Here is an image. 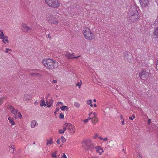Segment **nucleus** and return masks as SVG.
I'll use <instances>...</instances> for the list:
<instances>
[{
    "label": "nucleus",
    "mask_w": 158,
    "mask_h": 158,
    "mask_svg": "<svg viewBox=\"0 0 158 158\" xmlns=\"http://www.w3.org/2000/svg\"><path fill=\"white\" fill-rule=\"evenodd\" d=\"M151 120L150 119H148V124H150L151 123Z\"/></svg>",
    "instance_id": "3c124183"
},
{
    "label": "nucleus",
    "mask_w": 158,
    "mask_h": 158,
    "mask_svg": "<svg viewBox=\"0 0 158 158\" xmlns=\"http://www.w3.org/2000/svg\"><path fill=\"white\" fill-rule=\"evenodd\" d=\"M5 40L6 43H9V40H8V39H5Z\"/></svg>",
    "instance_id": "4d7b16f0"
},
{
    "label": "nucleus",
    "mask_w": 158,
    "mask_h": 158,
    "mask_svg": "<svg viewBox=\"0 0 158 158\" xmlns=\"http://www.w3.org/2000/svg\"><path fill=\"white\" fill-rule=\"evenodd\" d=\"M37 122L36 121L34 120L31 122V127H34L35 126Z\"/></svg>",
    "instance_id": "4be33fe9"
},
{
    "label": "nucleus",
    "mask_w": 158,
    "mask_h": 158,
    "mask_svg": "<svg viewBox=\"0 0 158 158\" xmlns=\"http://www.w3.org/2000/svg\"><path fill=\"white\" fill-rule=\"evenodd\" d=\"M61 158H67V157H66V156L64 153L63 154V155L61 157Z\"/></svg>",
    "instance_id": "e433bc0d"
},
{
    "label": "nucleus",
    "mask_w": 158,
    "mask_h": 158,
    "mask_svg": "<svg viewBox=\"0 0 158 158\" xmlns=\"http://www.w3.org/2000/svg\"><path fill=\"white\" fill-rule=\"evenodd\" d=\"M52 143V138H50L49 140H47L46 145H48V144L51 145Z\"/></svg>",
    "instance_id": "a211bd4d"
},
{
    "label": "nucleus",
    "mask_w": 158,
    "mask_h": 158,
    "mask_svg": "<svg viewBox=\"0 0 158 158\" xmlns=\"http://www.w3.org/2000/svg\"><path fill=\"white\" fill-rule=\"evenodd\" d=\"M53 82L54 83H56L57 82V81L56 80H53Z\"/></svg>",
    "instance_id": "5fc2aeb1"
},
{
    "label": "nucleus",
    "mask_w": 158,
    "mask_h": 158,
    "mask_svg": "<svg viewBox=\"0 0 158 158\" xmlns=\"http://www.w3.org/2000/svg\"><path fill=\"white\" fill-rule=\"evenodd\" d=\"M95 148L96 149V151L100 155L102 154L101 150H102V148L100 146L95 147Z\"/></svg>",
    "instance_id": "4468645a"
},
{
    "label": "nucleus",
    "mask_w": 158,
    "mask_h": 158,
    "mask_svg": "<svg viewBox=\"0 0 158 158\" xmlns=\"http://www.w3.org/2000/svg\"><path fill=\"white\" fill-rule=\"evenodd\" d=\"M22 27L24 29L23 31L26 32H27L29 30H31V29L27 26L26 24L23 23L22 24Z\"/></svg>",
    "instance_id": "9d476101"
},
{
    "label": "nucleus",
    "mask_w": 158,
    "mask_h": 158,
    "mask_svg": "<svg viewBox=\"0 0 158 158\" xmlns=\"http://www.w3.org/2000/svg\"><path fill=\"white\" fill-rule=\"evenodd\" d=\"M47 38H49L50 39H51V36L50 35V34L48 35Z\"/></svg>",
    "instance_id": "8fccbe9b"
},
{
    "label": "nucleus",
    "mask_w": 158,
    "mask_h": 158,
    "mask_svg": "<svg viewBox=\"0 0 158 158\" xmlns=\"http://www.w3.org/2000/svg\"><path fill=\"white\" fill-rule=\"evenodd\" d=\"M139 154V152H138V158H142V157Z\"/></svg>",
    "instance_id": "de8ad7c7"
},
{
    "label": "nucleus",
    "mask_w": 158,
    "mask_h": 158,
    "mask_svg": "<svg viewBox=\"0 0 158 158\" xmlns=\"http://www.w3.org/2000/svg\"><path fill=\"white\" fill-rule=\"evenodd\" d=\"M17 117H19L20 118H22V115H21V113L20 112H18L17 114Z\"/></svg>",
    "instance_id": "c756f323"
},
{
    "label": "nucleus",
    "mask_w": 158,
    "mask_h": 158,
    "mask_svg": "<svg viewBox=\"0 0 158 158\" xmlns=\"http://www.w3.org/2000/svg\"><path fill=\"white\" fill-rule=\"evenodd\" d=\"M108 139V138L107 137H106L105 138H103V140L104 141H107Z\"/></svg>",
    "instance_id": "49530a36"
},
{
    "label": "nucleus",
    "mask_w": 158,
    "mask_h": 158,
    "mask_svg": "<svg viewBox=\"0 0 158 158\" xmlns=\"http://www.w3.org/2000/svg\"><path fill=\"white\" fill-rule=\"evenodd\" d=\"M124 60L129 62H131L132 60V54L128 52H124Z\"/></svg>",
    "instance_id": "423d86ee"
},
{
    "label": "nucleus",
    "mask_w": 158,
    "mask_h": 158,
    "mask_svg": "<svg viewBox=\"0 0 158 158\" xmlns=\"http://www.w3.org/2000/svg\"><path fill=\"white\" fill-rule=\"evenodd\" d=\"M150 0H139L140 4L143 8L148 6Z\"/></svg>",
    "instance_id": "6e6552de"
},
{
    "label": "nucleus",
    "mask_w": 158,
    "mask_h": 158,
    "mask_svg": "<svg viewBox=\"0 0 158 158\" xmlns=\"http://www.w3.org/2000/svg\"><path fill=\"white\" fill-rule=\"evenodd\" d=\"M149 75V74L148 73L144 70H143L142 72L139 73V77L143 80L147 79Z\"/></svg>",
    "instance_id": "0eeeda50"
},
{
    "label": "nucleus",
    "mask_w": 158,
    "mask_h": 158,
    "mask_svg": "<svg viewBox=\"0 0 158 158\" xmlns=\"http://www.w3.org/2000/svg\"><path fill=\"white\" fill-rule=\"evenodd\" d=\"M156 69L157 70H158V60L157 61L156 63Z\"/></svg>",
    "instance_id": "a18cd8bd"
},
{
    "label": "nucleus",
    "mask_w": 158,
    "mask_h": 158,
    "mask_svg": "<svg viewBox=\"0 0 158 158\" xmlns=\"http://www.w3.org/2000/svg\"><path fill=\"white\" fill-rule=\"evenodd\" d=\"M60 108L62 110L64 111V110H66V111H67L68 110V107L66 106H61Z\"/></svg>",
    "instance_id": "412c9836"
},
{
    "label": "nucleus",
    "mask_w": 158,
    "mask_h": 158,
    "mask_svg": "<svg viewBox=\"0 0 158 158\" xmlns=\"http://www.w3.org/2000/svg\"><path fill=\"white\" fill-rule=\"evenodd\" d=\"M99 139L101 140H103V138H102L101 136L99 137Z\"/></svg>",
    "instance_id": "69168bd1"
},
{
    "label": "nucleus",
    "mask_w": 158,
    "mask_h": 158,
    "mask_svg": "<svg viewBox=\"0 0 158 158\" xmlns=\"http://www.w3.org/2000/svg\"><path fill=\"white\" fill-rule=\"evenodd\" d=\"M89 120V119H86L84 120V122L85 123H87L88 122Z\"/></svg>",
    "instance_id": "79ce46f5"
},
{
    "label": "nucleus",
    "mask_w": 158,
    "mask_h": 158,
    "mask_svg": "<svg viewBox=\"0 0 158 158\" xmlns=\"http://www.w3.org/2000/svg\"><path fill=\"white\" fill-rule=\"evenodd\" d=\"M80 56H74V57H73V58H78Z\"/></svg>",
    "instance_id": "bf43d9fd"
},
{
    "label": "nucleus",
    "mask_w": 158,
    "mask_h": 158,
    "mask_svg": "<svg viewBox=\"0 0 158 158\" xmlns=\"http://www.w3.org/2000/svg\"><path fill=\"white\" fill-rule=\"evenodd\" d=\"M8 37L7 36H4V39H8Z\"/></svg>",
    "instance_id": "6e6d98bb"
},
{
    "label": "nucleus",
    "mask_w": 158,
    "mask_h": 158,
    "mask_svg": "<svg viewBox=\"0 0 158 158\" xmlns=\"http://www.w3.org/2000/svg\"><path fill=\"white\" fill-rule=\"evenodd\" d=\"M64 55L68 58L69 56L70 55V53L69 52H66L64 53Z\"/></svg>",
    "instance_id": "2f4dec72"
},
{
    "label": "nucleus",
    "mask_w": 158,
    "mask_h": 158,
    "mask_svg": "<svg viewBox=\"0 0 158 158\" xmlns=\"http://www.w3.org/2000/svg\"><path fill=\"white\" fill-rule=\"evenodd\" d=\"M153 34L156 39H158V27H156L154 30Z\"/></svg>",
    "instance_id": "9b49d317"
},
{
    "label": "nucleus",
    "mask_w": 158,
    "mask_h": 158,
    "mask_svg": "<svg viewBox=\"0 0 158 158\" xmlns=\"http://www.w3.org/2000/svg\"><path fill=\"white\" fill-rule=\"evenodd\" d=\"M63 104V103L61 102H57V104H58V105H59V104Z\"/></svg>",
    "instance_id": "09e8293b"
},
{
    "label": "nucleus",
    "mask_w": 158,
    "mask_h": 158,
    "mask_svg": "<svg viewBox=\"0 0 158 158\" xmlns=\"http://www.w3.org/2000/svg\"><path fill=\"white\" fill-rule=\"evenodd\" d=\"M68 123H65L64 124V125L63 129V130L64 131H66L67 129V127H68Z\"/></svg>",
    "instance_id": "393cba45"
},
{
    "label": "nucleus",
    "mask_w": 158,
    "mask_h": 158,
    "mask_svg": "<svg viewBox=\"0 0 158 158\" xmlns=\"http://www.w3.org/2000/svg\"><path fill=\"white\" fill-rule=\"evenodd\" d=\"M61 139H62L61 142L62 143H63L66 140V139L63 136H61Z\"/></svg>",
    "instance_id": "cd10ccee"
},
{
    "label": "nucleus",
    "mask_w": 158,
    "mask_h": 158,
    "mask_svg": "<svg viewBox=\"0 0 158 158\" xmlns=\"http://www.w3.org/2000/svg\"><path fill=\"white\" fill-rule=\"evenodd\" d=\"M85 147H84V149L89 154H91L95 150V147L94 145L91 143L88 144L87 142H85Z\"/></svg>",
    "instance_id": "39448f33"
},
{
    "label": "nucleus",
    "mask_w": 158,
    "mask_h": 158,
    "mask_svg": "<svg viewBox=\"0 0 158 158\" xmlns=\"http://www.w3.org/2000/svg\"><path fill=\"white\" fill-rule=\"evenodd\" d=\"M90 32L89 29L88 28L83 30V34L86 39L88 40V38H89Z\"/></svg>",
    "instance_id": "1a4fd4ad"
},
{
    "label": "nucleus",
    "mask_w": 158,
    "mask_h": 158,
    "mask_svg": "<svg viewBox=\"0 0 158 158\" xmlns=\"http://www.w3.org/2000/svg\"><path fill=\"white\" fill-rule=\"evenodd\" d=\"M60 139H58L56 141L57 143L58 144H60Z\"/></svg>",
    "instance_id": "a19ab883"
},
{
    "label": "nucleus",
    "mask_w": 158,
    "mask_h": 158,
    "mask_svg": "<svg viewBox=\"0 0 158 158\" xmlns=\"http://www.w3.org/2000/svg\"><path fill=\"white\" fill-rule=\"evenodd\" d=\"M98 119L95 117H92V122L95 124V123H97L98 121Z\"/></svg>",
    "instance_id": "f3484780"
},
{
    "label": "nucleus",
    "mask_w": 158,
    "mask_h": 158,
    "mask_svg": "<svg viewBox=\"0 0 158 158\" xmlns=\"http://www.w3.org/2000/svg\"><path fill=\"white\" fill-rule=\"evenodd\" d=\"M95 37L93 35V34L91 31V32L90 34V35L89 36V38H88V40H92Z\"/></svg>",
    "instance_id": "2eb2a0df"
},
{
    "label": "nucleus",
    "mask_w": 158,
    "mask_h": 158,
    "mask_svg": "<svg viewBox=\"0 0 158 158\" xmlns=\"http://www.w3.org/2000/svg\"><path fill=\"white\" fill-rule=\"evenodd\" d=\"M113 141V140H111V141H109L108 142V143H110L111 144V145L112 146H113L114 145V144L112 143V142Z\"/></svg>",
    "instance_id": "4c0bfd02"
},
{
    "label": "nucleus",
    "mask_w": 158,
    "mask_h": 158,
    "mask_svg": "<svg viewBox=\"0 0 158 158\" xmlns=\"http://www.w3.org/2000/svg\"><path fill=\"white\" fill-rule=\"evenodd\" d=\"M42 63L48 69L52 70L58 67V63L55 60L50 58L43 60Z\"/></svg>",
    "instance_id": "f257e3e1"
},
{
    "label": "nucleus",
    "mask_w": 158,
    "mask_h": 158,
    "mask_svg": "<svg viewBox=\"0 0 158 158\" xmlns=\"http://www.w3.org/2000/svg\"><path fill=\"white\" fill-rule=\"evenodd\" d=\"M132 11L133 12V14L131 15L129 17L130 19H129V22L131 23H134L139 17V13L137 10V7H135L134 8H133V10Z\"/></svg>",
    "instance_id": "f03ea898"
},
{
    "label": "nucleus",
    "mask_w": 158,
    "mask_h": 158,
    "mask_svg": "<svg viewBox=\"0 0 158 158\" xmlns=\"http://www.w3.org/2000/svg\"><path fill=\"white\" fill-rule=\"evenodd\" d=\"M74 127H73V129H71L72 131H73V134H74L75 131V128L74 129L73 128Z\"/></svg>",
    "instance_id": "37998d69"
},
{
    "label": "nucleus",
    "mask_w": 158,
    "mask_h": 158,
    "mask_svg": "<svg viewBox=\"0 0 158 158\" xmlns=\"http://www.w3.org/2000/svg\"><path fill=\"white\" fill-rule=\"evenodd\" d=\"M59 118L60 119H63L64 118V115L62 113H60V114Z\"/></svg>",
    "instance_id": "7c9ffc66"
},
{
    "label": "nucleus",
    "mask_w": 158,
    "mask_h": 158,
    "mask_svg": "<svg viewBox=\"0 0 158 158\" xmlns=\"http://www.w3.org/2000/svg\"><path fill=\"white\" fill-rule=\"evenodd\" d=\"M92 101L91 100H88L87 101V103L88 105H90V106L93 107V105L92 104Z\"/></svg>",
    "instance_id": "a878e982"
},
{
    "label": "nucleus",
    "mask_w": 158,
    "mask_h": 158,
    "mask_svg": "<svg viewBox=\"0 0 158 158\" xmlns=\"http://www.w3.org/2000/svg\"><path fill=\"white\" fill-rule=\"evenodd\" d=\"M64 131L63 130L60 129L59 130V132L60 134H62L64 133Z\"/></svg>",
    "instance_id": "f704fd0d"
},
{
    "label": "nucleus",
    "mask_w": 158,
    "mask_h": 158,
    "mask_svg": "<svg viewBox=\"0 0 158 158\" xmlns=\"http://www.w3.org/2000/svg\"><path fill=\"white\" fill-rule=\"evenodd\" d=\"M0 32H1V34L0 35V39H4V35L2 30H0Z\"/></svg>",
    "instance_id": "6ab92c4d"
},
{
    "label": "nucleus",
    "mask_w": 158,
    "mask_h": 158,
    "mask_svg": "<svg viewBox=\"0 0 158 158\" xmlns=\"http://www.w3.org/2000/svg\"><path fill=\"white\" fill-rule=\"evenodd\" d=\"M7 107L8 109L10 110L11 111V110L12 109H13L14 108V107H13L12 106L10 105H8Z\"/></svg>",
    "instance_id": "bb28decb"
},
{
    "label": "nucleus",
    "mask_w": 158,
    "mask_h": 158,
    "mask_svg": "<svg viewBox=\"0 0 158 158\" xmlns=\"http://www.w3.org/2000/svg\"><path fill=\"white\" fill-rule=\"evenodd\" d=\"M31 76H37L38 75H40V74L37 73H32L31 74Z\"/></svg>",
    "instance_id": "c85d7f7f"
},
{
    "label": "nucleus",
    "mask_w": 158,
    "mask_h": 158,
    "mask_svg": "<svg viewBox=\"0 0 158 158\" xmlns=\"http://www.w3.org/2000/svg\"><path fill=\"white\" fill-rule=\"evenodd\" d=\"M41 103L40 104L41 106L42 107L43 106H46V104H45V102L44 100H41L40 101Z\"/></svg>",
    "instance_id": "aec40b11"
},
{
    "label": "nucleus",
    "mask_w": 158,
    "mask_h": 158,
    "mask_svg": "<svg viewBox=\"0 0 158 158\" xmlns=\"http://www.w3.org/2000/svg\"><path fill=\"white\" fill-rule=\"evenodd\" d=\"M90 158H99L98 157H96V156H92V157H91Z\"/></svg>",
    "instance_id": "680f3d73"
},
{
    "label": "nucleus",
    "mask_w": 158,
    "mask_h": 158,
    "mask_svg": "<svg viewBox=\"0 0 158 158\" xmlns=\"http://www.w3.org/2000/svg\"><path fill=\"white\" fill-rule=\"evenodd\" d=\"M93 114L94 115V117H96V116L97 115V114L95 112H94L93 113Z\"/></svg>",
    "instance_id": "864d4df0"
},
{
    "label": "nucleus",
    "mask_w": 158,
    "mask_h": 158,
    "mask_svg": "<svg viewBox=\"0 0 158 158\" xmlns=\"http://www.w3.org/2000/svg\"><path fill=\"white\" fill-rule=\"evenodd\" d=\"M70 55L71 56H72V57H74L73 53H72V54H70Z\"/></svg>",
    "instance_id": "774afa93"
},
{
    "label": "nucleus",
    "mask_w": 158,
    "mask_h": 158,
    "mask_svg": "<svg viewBox=\"0 0 158 158\" xmlns=\"http://www.w3.org/2000/svg\"><path fill=\"white\" fill-rule=\"evenodd\" d=\"M6 53H8V51H11L12 50L10 49H9L8 48H6Z\"/></svg>",
    "instance_id": "58836bf2"
},
{
    "label": "nucleus",
    "mask_w": 158,
    "mask_h": 158,
    "mask_svg": "<svg viewBox=\"0 0 158 158\" xmlns=\"http://www.w3.org/2000/svg\"><path fill=\"white\" fill-rule=\"evenodd\" d=\"M59 110H60V109L59 107L56 108V112H57V111H59Z\"/></svg>",
    "instance_id": "603ef678"
},
{
    "label": "nucleus",
    "mask_w": 158,
    "mask_h": 158,
    "mask_svg": "<svg viewBox=\"0 0 158 158\" xmlns=\"http://www.w3.org/2000/svg\"><path fill=\"white\" fill-rule=\"evenodd\" d=\"M31 96L30 94H26L24 95V99L25 100H30L31 99Z\"/></svg>",
    "instance_id": "ddd939ff"
},
{
    "label": "nucleus",
    "mask_w": 158,
    "mask_h": 158,
    "mask_svg": "<svg viewBox=\"0 0 158 158\" xmlns=\"http://www.w3.org/2000/svg\"><path fill=\"white\" fill-rule=\"evenodd\" d=\"M74 105L76 107L78 108L80 107V104L77 102H75L74 104Z\"/></svg>",
    "instance_id": "473e14b6"
},
{
    "label": "nucleus",
    "mask_w": 158,
    "mask_h": 158,
    "mask_svg": "<svg viewBox=\"0 0 158 158\" xmlns=\"http://www.w3.org/2000/svg\"><path fill=\"white\" fill-rule=\"evenodd\" d=\"M82 84V82L81 81L80 82H78L76 84V85L77 86H78L79 88H80L81 87V86Z\"/></svg>",
    "instance_id": "72a5a7b5"
},
{
    "label": "nucleus",
    "mask_w": 158,
    "mask_h": 158,
    "mask_svg": "<svg viewBox=\"0 0 158 158\" xmlns=\"http://www.w3.org/2000/svg\"><path fill=\"white\" fill-rule=\"evenodd\" d=\"M98 136V135L96 134L95 135V136L94 137V138H97Z\"/></svg>",
    "instance_id": "13d9d810"
},
{
    "label": "nucleus",
    "mask_w": 158,
    "mask_h": 158,
    "mask_svg": "<svg viewBox=\"0 0 158 158\" xmlns=\"http://www.w3.org/2000/svg\"><path fill=\"white\" fill-rule=\"evenodd\" d=\"M156 22H158V16H157V18H156Z\"/></svg>",
    "instance_id": "e2e57ef3"
},
{
    "label": "nucleus",
    "mask_w": 158,
    "mask_h": 158,
    "mask_svg": "<svg viewBox=\"0 0 158 158\" xmlns=\"http://www.w3.org/2000/svg\"><path fill=\"white\" fill-rule=\"evenodd\" d=\"M14 146H13V147L12 146H11L10 148H11V149H12V150L14 149Z\"/></svg>",
    "instance_id": "338daca9"
},
{
    "label": "nucleus",
    "mask_w": 158,
    "mask_h": 158,
    "mask_svg": "<svg viewBox=\"0 0 158 158\" xmlns=\"http://www.w3.org/2000/svg\"><path fill=\"white\" fill-rule=\"evenodd\" d=\"M45 3L49 6L53 8H57L60 6L58 0H45Z\"/></svg>",
    "instance_id": "7ed1b4c3"
},
{
    "label": "nucleus",
    "mask_w": 158,
    "mask_h": 158,
    "mask_svg": "<svg viewBox=\"0 0 158 158\" xmlns=\"http://www.w3.org/2000/svg\"><path fill=\"white\" fill-rule=\"evenodd\" d=\"M8 119L10 123H11L12 125H14L15 124V123L14 122L13 120L11 117H9Z\"/></svg>",
    "instance_id": "b1692460"
},
{
    "label": "nucleus",
    "mask_w": 158,
    "mask_h": 158,
    "mask_svg": "<svg viewBox=\"0 0 158 158\" xmlns=\"http://www.w3.org/2000/svg\"><path fill=\"white\" fill-rule=\"evenodd\" d=\"M68 58V59H72L73 58V57H72V56H71V55L69 56Z\"/></svg>",
    "instance_id": "c03bdc74"
},
{
    "label": "nucleus",
    "mask_w": 158,
    "mask_h": 158,
    "mask_svg": "<svg viewBox=\"0 0 158 158\" xmlns=\"http://www.w3.org/2000/svg\"><path fill=\"white\" fill-rule=\"evenodd\" d=\"M2 42L4 43V44H6V43L5 42V39H2Z\"/></svg>",
    "instance_id": "052dcab7"
},
{
    "label": "nucleus",
    "mask_w": 158,
    "mask_h": 158,
    "mask_svg": "<svg viewBox=\"0 0 158 158\" xmlns=\"http://www.w3.org/2000/svg\"><path fill=\"white\" fill-rule=\"evenodd\" d=\"M18 111V110L17 109H15L14 108V109H12L11 110V112L12 113H13L15 115V116H16V115L17 114Z\"/></svg>",
    "instance_id": "dca6fc26"
},
{
    "label": "nucleus",
    "mask_w": 158,
    "mask_h": 158,
    "mask_svg": "<svg viewBox=\"0 0 158 158\" xmlns=\"http://www.w3.org/2000/svg\"><path fill=\"white\" fill-rule=\"evenodd\" d=\"M124 120H123L122 122V125H123L124 124Z\"/></svg>",
    "instance_id": "0e129e2a"
},
{
    "label": "nucleus",
    "mask_w": 158,
    "mask_h": 158,
    "mask_svg": "<svg viewBox=\"0 0 158 158\" xmlns=\"http://www.w3.org/2000/svg\"><path fill=\"white\" fill-rule=\"evenodd\" d=\"M52 157H55V158L56 157V155L55 154H54V153H52Z\"/></svg>",
    "instance_id": "ea45409f"
},
{
    "label": "nucleus",
    "mask_w": 158,
    "mask_h": 158,
    "mask_svg": "<svg viewBox=\"0 0 158 158\" xmlns=\"http://www.w3.org/2000/svg\"><path fill=\"white\" fill-rule=\"evenodd\" d=\"M135 117L134 114H133L132 116V117H129V119H130L132 120L133 118H135Z\"/></svg>",
    "instance_id": "c9c22d12"
},
{
    "label": "nucleus",
    "mask_w": 158,
    "mask_h": 158,
    "mask_svg": "<svg viewBox=\"0 0 158 158\" xmlns=\"http://www.w3.org/2000/svg\"><path fill=\"white\" fill-rule=\"evenodd\" d=\"M46 102L47 105V106L48 107H50L53 105V100L52 99H51L49 100L48 102L46 100Z\"/></svg>",
    "instance_id": "f8f14e48"
},
{
    "label": "nucleus",
    "mask_w": 158,
    "mask_h": 158,
    "mask_svg": "<svg viewBox=\"0 0 158 158\" xmlns=\"http://www.w3.org/2000/svg\"><path fill=\"white\" fill-rule=\"evenodd\" d=\"M68 124L69 126L67 127V129L69 130H71V129H73V127H74V125H73L69 123H68Z\"/></svg>",
    "instance_id": "5701e85b"
},
{
    "label": "nucleus",
    "mask_w": 158,
    "mask_h": 158,
    "mask_svg": "<svg viewBox=\"0 0 158 158\" xmlns=\"http://www.w3.org/2000/svg\"><path fill=\"white\" fill-rule=\"evenodd\" d=\"M55 16V15L54 16L52 14L48 13L47 15L46 18L49 23H51L56 24L58 23V22L56 20Z\"/></svg>",
    "instance_id": "20e7f679"
}]
</instances>
